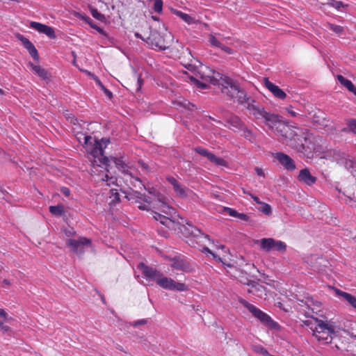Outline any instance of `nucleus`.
<instances>
[{
  "label": "nucleus",
  "mask_w": 356,
  "mask_h": 356,
  "mask_svg": "<svg viewBox=\"0 0 356 356\" xmlns=\"http://www.w3.org/2000/svg\"><path fill=\"white\" fill-rule=\"evenodd\" d=\"M49 211L52 215L60 216L64 213V209L62 205L50 206Z\"/></svg>",
  "instance_id": "obj_32"
},
{
  "label": "nucleus",
  "mask_w": 356,
  "mask_h": 356,
  "mask_svg": "<svg viewBox=\"0 0 356 356\" xmlns=\"http://www.w3.org/2000/svg\"><path fill=\"white\" fill-rule=\"evenodd\" d=\"M225 210L230 216L236 218L238 214V211L236 210L229 207L225 208Z\"/></svg>",
  "instance_id": "obj_45"
},
{
  "label": "nucleus",
  "mask_w": 356,
  "mask_h": 356,
  "mask_svg": "<svg viewBox=\"0 0 356 356\" xmlns=\"http://www.w3.org/2000/svg\"><path fill=\"white\" fill-rule=\"evenodd\" d=\"M101 180L102 181H106V185L109 186L116 183L117 178L113 176H108V175L106 173L101 178Z\"/></svg>",
  "instance_id": "obj_36"
},
{
  "label": "nucleus",
  "mask_w": 356,
  "mask_h": 356,
  "mask_svg": "<svg viewBox=\"0 0 356 356\" xmlns=\"http://www.w3.org/2000/svg\"><path fill=\"white\" fill-rule=\"evenodd\" d=\"M88 24H90V26L92 29L97 30L99 33H104L103 29L102 28H100L99 26H98L97 25H96V24H93L92 22H88Z\"/></svg>",
  "instance_id": "obj_52"
},
{
  "label": "nucleus",
  "mask_w": 356,
  "mask_h": 356,
  "mask_svg": "<svg viewBox=\"0 0 356 356\" xmlns=\"http://www.w3.org/2000/svg\"><path fill=\"white\" fill-rule=\"evenodd\" d=\"M227 123L238 130H241L245 125L242 120L236 115H230L227 120Z\"/></svg>",
  "instance_id": "obj_25"
},
{
  "label": "nucleus",
  "mask_w": 356,
  "mask_h": 356,
  "mask_svg": "<svg viewBox=\"0 0 356 356\" xmlns=\"http://www.w3.org/2000/svg\"><path fill=\"white\" fill-rule=\"evenodd\" d=\"M348 127H349L350 130L356 134V120H351L348 124Z\"/></svg>",
  "instance_id": "obj_49"
},
{
  "label": "nucleus",
  "mask_w": 356,
  "mask_h": 356,
  "mask_svg": "<svg viewBox=\"0 0 356 356\" xmlns=\"http://www.w3.org/2000/svg\"><path fill=\"white\" fill-rule=\"evenodd\" d=\"M238 302L247 308L252 316L257 318L264 325L270 328H275L277 326V323L275 322L268 314L264 312L254 305L249 303L241 298L238 299Z\"/></svg>",
  "instance_id": "obj_6"
},
{
  "label": "nucleus",
  "mask_w": 356,
  "mask_h": 356,
  "mask_svg": "<svg viewBox=\"0 0 356 356\" xmlns=\"http://www.w3.org/2000/svg\"><path fill=\"white\" fill-rule=\"evenodd\" d=\"M154 10L157 13H161L163 10V1L155 0L154 3Z\"/></svg>",
  "instance_id": "obj_41"
},
{
  "label": "nucleus",
  "mask_w": 356,
  "mask_h": 356,
  "mask_svg": "<svg viewBox=\"0 0 356 356\" xmlns=\"http://www.w3.org/2000/svg\"><path fill=\"white\" fill-rule=\"evenodd\" d=\"M191 80H192V81H195V82H197V86H198L199 87H200L201 88H207V85H206L205 83H199V81H198L196 79H195V78H193V77H191Z\"/></svg>",
  "instance_id": "obj_55"
},
{
  "label": "nucleus",
  "mask_w": 356,
  "mask_h": 356,
  "mask_svg": "<svg viewBox=\"0 0 356 356\" xmlns=\"http://www.w3.org/2000/svg\"><path fill=\"white\" fill-rule=\"evenodd\" d=\"M236 218H239L242 220H244V221H247L249 220V216L245 213H238V214L236 216Z\"/></svg>",
  "instance_id": "obj_51"
},
{
  "label": "nucleus",
  "mask_w": 356,
  "mask_h": 356,
  "mask_svg": "<svg viewBox=\"0 0 356 356\" xmlns=\"http://www.w3.org/2000/svg\"><path fill=\"white\" fill-rule=\"evenodd\" d=\"M152 19H153L154 20H155V21H156V20H158V19H159V18H158L157 17H155V16H152Z\"/></svg>",
  "instance_id": "obj_61"
},
{
  "label": "nucleus",
  "mask_w": 356,
  "mask_h": 356,
  "mask_svg": "<svg viewBox=\"0 0 356 356\" xmlns=\"http://www.w3.org/2000/svg\"><path fill=\"white\" fill-rule=\"evenodd\" d=\"M17 38L22 42L24 47L29 51L32 58L35 60H38V52L33 44L28 38L21 34H17Z\"/></svg>",
  "instance_id": "obj_20"
},
{
  "label": "nucleus",
  "mask_w": 356,
  "mask_h": 356,
  "mask_svg": "<svg viewBox=\"0 0 356 356\" xmlns=\"http://www.w3.org/2000/svg\"><path fill=\"white\" fill-rule=\"evenodd\" d=\"M299 145L302 146L301 151H296L298 153H304L307 158H312L314 153H321L322 147L320 145L321 138L319 136H315L312 134L307 129H305L302 136L298 138Z\"/></svg>",
  "instance_id": "obj_5"
},
{
  "label": "nucleus",
  "mask_w": 356,
  "mask_h": 356,
  "mask_svg": "<svg viewBox=\"0 0 356 356\" xmlns=\"http://www.w3.org/2000/svg\"><path fill=\"white\" fill-rule=\"evenodd\" d=\"M91 13H92V17L102 21L105 19L104 15L103 14L100 13L99 12H98V10L97 9H93L91 11Z\"/></svg>",
  "instance_id": "obj_42"
},
{
  "label": "nucleus",
  "mask_w": 356,
  "mask_h": 356,
  "mask_svg": "<svg viewBox=\"0 0 356 356\" xmlns=\"http://www.w3.org/2000/svg\"><path fill=\"white\" fill-rule=\"evenodd\" d=\"M64 234L67 237H71L75 235L76 232L73 228L64 229Z\"/></svg>",
  "instance_id": "obj_47"
},
{
  "label": "nucleus",
  "mask_w": 356,
  "mask_h": 356,
  "mask_svg": "<svg viewBox=\"0 0 356 356\" xmlns=\"http://www.w3.org/2000/svg\"><path fill=\"white\" fill-rule=\"evenodd\" d=\"M136 36L137 38H141L138 33H136Z\"/></svg>",
  "instance_id": "obj_64"
},
{
  "label": "nucleus",
  "mask_w": 356,
  "mask_h": 356,
  "mask_svg": "<svg viewBox=\"0 0 356 356\" xmlns=\"http://www.w3.org/2000/svg\"><path fill=\"white\" fill-rule=\"evenodd\" d=\"M211 82L220 88L221 92L229 99H236L239 104H246L245 107L250 114L256 120H261L275 134L284 139L286 145L295 151H301L302 146L299 145L298 138L302 136L304 128L288 124L282 120L281 116L267 111L262 106L256 104L254 99L248 97L238 82L229 76L213 72Z\"/></svg>",
  "instance_id": "obj_1"
},
{
  "label": "nucleus",
  "mask_w": 356,
  "mask_h": 356,
  "mask_svg": "<svg viewBox=\"0 0 356 356\" xmlns=\"http://www.w3.org/2000/svg\"><path fill=\"white\" fill-rule=\"evenodd\" d=\"M306 307L308 310H302L305 316L309 318L303 321L305 325L311 330L312 335L320 342L327 344L332 342V338L337 332V326L332 323L325 322L321 319L314 317V309L310 308L308 302H306Z\"/></svg>",
  "instance_id": "obj_2"
},
{
  "label": "nucleus",
  "mask_w": 356,
  "mask_h": 356,
  "mask_svg": "<svg viewBox=\"0 0 356 356\" xmlns=\"http://www.w3.org/2000/svg\"><path fill=\"white\" fill-rule=\"evenodd\" d=\"M166 180L172 185L175 193L179 197L184 198L188 195V193H193L191 190L181 184L174 177L168 176Z\"/></svg>",
  "instance_id": "obj_14"
},
{
  "label": "nucleus",
  "mask_w": 356,
  "mask_h": 356,
  "mask_svg": "<svg viewBox=\"0 0 356 356\" xmlns=\"http://www.w3.org/2000/svg\"><path fill=\"white\" fill-rule=\"evenodd\" d=\"M255 171H256V173H257V175L258 176H260V177H264V172L262 170V169H261L259 168H255Z\"/></svg>",
  "instance_id": "obj_57"
},
{
  "label": "nucleus",
  "mask_w": 356,
  "mask_h": 356,
  "mask_svg": "<svg viewBox=\"0 0 356 356\" xmlns=\"http://www.w3.org/2000/svg\"><path fill=\"white\" fill-rule=\"evenodd\" d=\"M134 179H135V180H136V181H138V182H140V180L138 178H137V177H134Z\"/></svg>",
  "instance_id": "obj_63"
},
{
  "label": "nucleus",
  "mask_w": 356,
  "mask_h": 356,
  "mask_svg": "<svg viewBox=\"0 0 356 356\" xmlns=\"http://www.w3.org/2000/svg\"><path fill=\"white\" fill-rule=\"evenodd\" d=\"M325 26L330 30H332L333 32L337 33L339 35H341L343 33V28L339 25L331 24V23H327Z\"/></svg>",
  "instance_id": "obj_33"
},
{
  "label": "nucleus",
  "mask_w": 356,
  "mask_h": 356,
  "mask_svg": "<svg viewBox=\"0 0 356 356\" xmlns=\"http://www.w3.org/2000/svg\"><path fill=\"white\" fill-rule=\"evenodd\" d=\"M252 350L257 353H259L264 356H270V354L268 353V351L262 346L261 345H256L252 346Z\"/></svg>",
  "instance_id": "obj_34"
},
{
  "label": "nucleus",
  "mask_w": 356,
  "mask_h": 356,
  "mask_svg": "<svg viewBox=\"0 0 356 356\" xmlns=\"http://www.w3.org/2000/svg\"><path fill=\"white\" fill-rule=\"evenodd\" d=\"M275 158L287 170L292 171L296 169V163L294 161L289 155L282 152H277L275 154Z\"/></svg>",
  "instance_id": "obj_17"
},
{
  "label": "nucleus",
  "mask_w": 356,
  "mask_h": 356,
  "mask_svg": "<svg viewBox=\"0 0 356 356\" xmlns=\"http://www.w3.org/2000/svg\"><path fill=\"white\" fill-rule=\"evenodd\" d=\"M111 159L113 161L114 163L115 164L116 167L118 168L120 171H121L122 172L124 173L127 175L130 176L131 177H133L131 172L129 170V167L124 163L122 158L112 157Z\"/></svg>",
  "instance_id": "obj_24"
},
{
  "label": "nucleus",
  "mask_w": 356,
  "mask_h": 356,
  "mask_svg": "<svg viewBox=\"0 0 356 356\" xmlns=\"http://www.w3.org/2000/svg\"><path fill=\"white\" fill-rule=\"evenodd\" d=\"M258 242L260 244L261 249L268 252L273 248L275 239L273 238H264L258 241Z\"/></svg>",
  "instance_id": "obj_28"
},
{
  "label": "nucleus",
  "mask_w": 356,
  "mask_h": 356,
  "mask_svg": "<svg viewBox=\"0 0 356 356\" xmlns=\"http://www.w3.org/2000/svg\"><path fill=\"white\" fill-rule=\"evenodd\" d=\"M243 193H244L245 194H247V195H250V196L252 197V200H254L257 204H261L262 203V202H261V201H260V200L259 199V197H257V196L254 195H253V194H252L251 193H250V192H247V191H245V190H243Z\"/></svg>",
  "instance_id": "obj_48"
},
{
  "label": "nucleus",
  "mask_w": 356,
  "mask_h": 356,
  "mask_svg": "<svg viewBox=\"0 0 356 356\" xmlns=\"http://www.w3.org/2000/svg\"><path fill=\"white\" fill-rule=\"evenodd\" d=\"M265 87L273 95V96L280 99H284L286 94L279 86L275 85L269 81L268 78L264 79Z\"/></svg>",
  "instance_id": "obj_18"
},
{
  "label": "nucleus",
  "mask_w": 356,
  "mask_h": 356,
  "mask_svg": "<svg viewBox=\"0 0 356 356\" xmlns=\"http://www.w3.org/2000/svg\"><path fill=\"white\" fill-rule=\"evenodd\" d=\"M98 84L100 86V87L102 88V90L104 91L105 94L111 99L113 97L112 92L106 88L100 82V81H98Z\"/></svg>",
  "instance_id": "obj_46"
},
{
  "label": "nucleus",
  "mask_w": 356,
  "mask_h": 356,
  "mask_svg": "<svg viewBox=\"0 0 356 356\" xmlns=\"http://www.w3.org/2000/svg\"><path fill=\"white\" fill-rule=\"evenodd\" d=\"M209 42L211 46L218 48L219 47H220V44H222L213 34H210L209 35Z\"/></svg>",
  "instance_id": "obj_39"
},
{
  "label": "nucleus",
  "mask_w": 356,
  "mask_h": 356,
  "mask_svg": "<svg viewBox=\"0 0 356 356\" xmlns=\"http://www.w3.org/2000/svg\"><path fill=\"white\" fill-rule=\"evenodd\" d=\"M312 120L313 124L318 128L327 127L330 122L325 117V113L320 110L314 113L312 116Z\"/></svg>",
  "instance_id": "obj_19"
},
{
  "label": "nucleus",
  "mask_w": 356,
  "mask_h": 356,
  "mask_svg": "<svg viewBox=\"0 0 356 356\" xmlns=\"http://www.w3.org/2000/svg\"><path fill=\"white\" fill-rule=\"evenodd\" d=\"M60 191L66 197H69L70 195V190L67 187H62Z\"/></svg>",
  "instance_id": "obj_53"
},
{
  "label": "nucleus",
  "mask_w": 356,
  "mask_h": 356,
  "mask_svg": "<svg viewBox=\"0 0 356 356\" xmlns=\"http://www.w3.org/2000/svg\"><path fill=\"white\" fill-rule=\"evenodd\" d=\"M138 164L143 171H145V172L150 171V168H149V165L147 163H145L144 161L139 160L138 161Z\"/></svg>",
  "instance_id": "obj_43"
},
{
  "label": "nucleus",
  "mask_w": 356,
  "mask_h": 356,
  "mask_svg": "<svg viewBox=\"0 0 356 356\" xmlns=\"http://www.w3.org/2000/svg\"><path fill=\"white\" fill-rule=\"evenodd\" d=\"M148 191L152 195L150 209H152L153 211H159L160 213L173 216L175 209L165 202V197L163 195L159 193H153L150 189H149Z\"/></svg>",
  "instance_id": "obj_7"
},
{
  "label": "nucleus",
  "mask_w": 356,
  "mask_h": 356,
  "mask_svg": "<svg viewBox=\"0 0 356 356\" xmlns=\"http://www.w3.org/2000/svg\"><path fill=\"white\" fill-rule=\"evenodd\" d=\"M30 27L48 36L49 38L55 39L56 34L54 28L37 22H31Z\"/></svg>",
  "instance_id": "obj_16"
},
{
  "label": "nucleus",
  "mask_w": 356,
  "mask_h": 356,
  "mask_svg": "<svg viewBox=\"0 0 356 356\" xmlns=\"http://www.w3.org/2000/svg\"><path fill=\"white\" fill-rule=\"evenodd\" d=\"M154 218L156 220L160 221V222L162 225H168L169 223L172 222L171 218H172L173 216H168L163 213H160L159 212H157L156 211H154Z\"/></svg>",
  "instance_id": "obj_30"
},
{
  "label": "nucleus",
  "mask_w": 356,
  "mask_h": 356,
  "mask_svg": "<svg viewBox=\"0 0 356 356\" xmlns=\"http://www.w3.org/2000/svg\"><path fill=\"white\" fill-rule=\"evenodd\" d=\"M146 42L152 49L161 51L165 50L169 47V42L156 30H152L146 38Z\"/></svg>",
  "instance_id": "obj_8"
},
{
  "label": "nucleus",
  "mask_w": 356,
  "mask_h": 356,
  "mask_svg": "<svg viewBox=\"0 0 356 356\" xmlns=\"http://www.w3.org/2000/svg\"><path fill=\"white\" fill-rule=\"evenodd\" d=\"M194 150L202 156L206 157L209 161L219 166H226L227 161L221 158L216 156L214 154L209 152L208 149L202 147H197Z\"/></svg>",
  "instance_id": "obj_13"
},
{
  "label": "nucleus",
  "mask_w": 356,
  "mask_h": 356,
  "mask_svg": "<svg viewBox=\"0 0 356 356\" xmlns=\"http://www.w3.org/2000/svg\"><path fill=\"white\" fill-rule=\"evenodd\" d=\"M142 81H142V79L140 78L138 79V83H139L138 88H140L141 87Z\"/></svg>",
  "instance_id": "obj_60"
},
{
  "label": "nucleus",
  "mask_w": 356,
  "mask_h": 356,
  "mask_svg": "<svg viewBox=\"0 0 356 356\" xmlns=\"http://www.w3.org/2000/svg\"><path fill=\"white\" fill-rule=\"evenodd\" d=\"M126 197L131 202L138 204V207L140 210L147 211L150 209L152 195L147 197L145 194H142L138 191H132Z\"/></svg>",
  "instance_id": "obj_9"
},
{
  "label": "nucleus",
  "mask_w": 356,
  "mask_h": 356,
  "mask_svg": "<svg viewBox=\"0 0 356 356\" xmlns=\"http://www.w3.org/2000/svg\"><path fill=\"white\" fill-rule=\"evenodd\" d=\"M137 268L141 271L143 276L149 282L156 283L162 274L156 268L149 266L143 262L139 263Z\"/></svg>",
  "instance_id": "obj_12"
},
{
  "label": "nucleus",
  "mask_w": 356,
  "mask_h": 356,
  "mask_svg": "<svg viewBox=\"0 0 356 356\" xmlns=\"http://www.w3.org/2000/svg\"><path fill=\"white\" fill-rule=\"evenodd\" d=\"M326 3L337 10H339L341 7L347 6V5H344L342 1L336 0H327Z\"/></svg>",
  "instance_id": "obj_38"
},
{
  "label": "nucleus",
  "mask_w": 356,
  "mask_h": 356,
  "mask_svg": "<svg viewBox=\"0 0 356 356\" xmlns=\"http://www.w3.org/2000/svg\"><path fill=\"white\" fill-rule=\"evenodd\" d=\"M181 232L183 235L186 238V243L191 247L200 249L202 252L209 253L218 261H222L220 257L216 256L206 245L207 242L210 241L209 236L203 233L197 227L187 222L186 225H183L181 228Z\"/></svg>",
  "instance_id": "obj_4"
},
{
  "label": "nucleus",
  "mask_w": 356,
  "mask_h": 356,
  "mask_svg": "<svg viewBox=\"0 0 356 356\" xmlns=\"http://www.w3.org/2000/svg\"><path fill=\"white\" fill-rule=\"evenodd\" d=\"M2 282H3V284H4L6 285H8V286L10 285V282L7 279H4Z\"/></svg>",
  "instance_id": "obj_58"
},
{
  "label": "nucleus",
  "mask_w": 356,
  "mask_h": 356,
  "mask_svg": "<svg viewBox=\"0 0 356 356\" xmlns=\"http://www.w3.org/2000/svg\"><path fill=\"white\" fill-rule=\"evenodd\" d=\"M260 205L261 207L258 208L259 211L268 216L271 214V207L268 204L262 202Z\"/></svg>",
  "instance_id": "obj_37"
},
{
  "label": "nucleus",
  "mask_w": 356,
  "mask_h": 356,
  "mask_svg": "<svg viewBox=\"0 0 356 356\" xmlns=\"http://www.w3.org/2000/svg\"><path fill=\"white\" fill-rule=\"evenodd\" d=\"M241 131H243L242 136L244 138L249 140L252 143H255L257 136L252 129L248 128L245 124L243 128H241Z\"/></svg>",
  "instance_id": "obj_29"
},
{
  "label": "nucleus",
  "mask_w": 356,
  "mask_h": 356,
  "mask_svg": "<svg viewBox=\"0 0 356 356\" xmlns=\"http://www.w3.org/2000/svg\"><path fill=\"white\" fill-rule=\"evenodd\" d=\"M170 266L172 268L181 270L185 273H191L194 270L193 266L187 261L178 257L170 259Z\"/></svg>",
  "instance_id": "obj_15"
},
{
  "label": "nucleus",
  "mask_w": 356,
  "mask_h": 356,
  "mask_svg": "<svg viewBox=\"0 0 356 356\" xmlns=\"http://www.w3.org/2000/svg\"><path fill=\"white\" fill-rule=\"evenodd\" d=\"M298 179L300 181L308 186H312L316 181V178L310 173L307 168H304L300 171Z\"/></svg>",
  "instance_id": "obj_21"
},
{
  "label": "nucleus",
  "mask_w": 356,
  "mask_h": 356,
  "mask_svg": "<svg viewBox=\"0 0 356 356\" xmlns=\"http://www.w3.org/2000/svg\"><path fill=\"white\" fill-rule=\"evenodd\" d=\"M175 13L177 16L180 17L183 21H184L188 24H191L195 22L194 18L187 13H184L179 10H176Z\"/></svg>",
  "instance_id": "obj_31"
},
{
  "label": "nucleus",
  "mask_w": 356,
  "mask_h": 356,
  "mask_svg": "<svg viewBox=\"0 0 356 356\" xmlns=\"http://www.w3.org/2000/svg\"><path fill=\"white\" fill-rule=\"evenodd\" d=\"M65 243L73 252L81 254L84 252V247L91 244V241L86 237H79L77 240L69 238Z\"/></svg>",
  "instance_id": "obj_11"
},
{
  "label": "nucleus",
  "mask_w": 356,
  "mask_h": 356,
  "mask_svg": "<svg viewBox=\"0 0 356 356\" xmlns=\"http://www.w3.org/2000/svg\"><path fill=\"white\" fill-rule=\"evenodd\" d=\"M285 110L293 118H296L298 115V113L293 110L291 106L286 107Z\"/></svg>",
  "instance_id": "obj_44"
},
{
  "label": "nucleus",
  "mask_w": 356,
  "mask_h": 356,
  "mask_svg": "<svg viewBox=\"0 0 356 356\" xmlns=\"http://www.w3.org/2000/svg\"><path fill=\"white\" fill-rule=\"evenodd\" d=\"M11 320H13V318L9 316L4 309H0V330L3 332H7L10 330V327L4 323Z\"/></svg>",
  "instance_id": "obj_23"
},
{
  "label": "nucleus",
  "mask_w": 356,
  "mask_h": 356,
  "mask_svg": "<svg viewBox=\"0 0 356 356\" xmlns=\"http://www.w3.org/2000/svg\"><path fill=\"white\" fill-rule=\"evenodd\" d=\"M110 192H111L110 198L111 199V204H115L117 203H119L120 200V195L118 192V190L117 189H111Z\"/></svg>",
  "instance_id": "obj_35"
},
{
  "label": "nucleus",
  "mask_w": 356,
  "mask_h": 356,
  "mask_svg": "<svg viewBox=\"0 0 356 356\" xmlns=\"http://www.w3.org/2000/svg\"><path fill=\"white\" fill-rule=\"evenodd\" d=\"M220 49H221L222 51L226 52L228 54H232L234 53V50L222 44H220V47H219Z\"/></svg>",
  "instance_id": "obj_50"
},
{
  "label": "nucleus",
  "mask_w": 356,
  "mask_h": 356,
  "mask_svg": "<svg viewBox=\"0 0 356 356\" xmlns=\"http://www.w3.org/2000/svg\"><path fill=\"white\" fill-rule=\"evenodd\" d=\"M0 95H3V90L1 88H0Z\"/></svg>",
  "instance_id": "obj_62"
},
{
  "label": "nucleus",
  "mask_w": 356,
  "mask_h": 356,
  "mask_svg": "<svg viewBox=\"0 0 356 356\" xmlns=\"http://www.w3.org/2000/svg\"><path fill=\"white\" fill-rule=\"evenodd\" d=\"M209 118L210 120H213V121H215V122H218V123L222 124L221 121H220V120H215L213 118H212V117H211V116H209Z\"/></svg>",
  "instance_id": "obj_59"
},
{
  "label": "nucleus",
  "mask_w": 356,
  "mask_h": 356,
  "mask_svg": "<svg viewBox=\"0 0 356 356\" xmlns=\"http://www.w3.org/2000/svg\"><path fill=\"white\" fill-rule=\"evenodd\" d=\"M337 79L341 85L346 87L350 92H352L356 96V87L351 81L346 79L342 75H337Z\"/></svg>",
  "instance_id": "obj_27"
},
{
  "label": "nucleus",
  "mask_w": 356,
  "mask_h": 356,
  "mask_svg": "<svg viewBox=\"0 0 356 356\" xmlns=\"http://www.w3.org/2000/svg\"><path fill=\"white\" fill-rule=\"evenodd\" d=\"M84 148L88 154V158L92 163V167L104 166L106 172L109 165L108 157L104 155V149L110 143L108 139L102 138L101 140H95L94 143H92V137L90 136H85Z\"/></svg>",
  "instance_id": "obj_3"
},
{
  "label": "nucleus",
  "mask_w": 356,
  "mask_h": 356,
  "mask_svg": "<svg viewBox=\"0 0 356 356\" xmlns=\"http://www.w3.org/2000/svg\"><path fill=\"white\" fill-rule=\"evenodd\" d=\"M33 72L43 80H49L51 77L49 73L40 65H36L32 63L29 64Z\"/></svg>",
  "instance_id": "obj_22"
},
{
  "label": "nucleus",
  "mask_w": 356,
  "mask_h": 356,
  "mask_svg": "<svg viewBox=\"0 0 356 356\" xmlns=\"http://www.w3.org/2000/svg\"><path fill=\"white\" fill-rule=\"evenodd\" d=\"M156 284L163 289L172 291H185L188 289L184 283L177 282L171 278L163 276V274H161Z\"/></svg>",
  "instance_id": "obj_10"
},
{
  "label": "nucleus",
  "mask_w": 356,
  "mask_h": 356,
  "mask_svg": "<svg viewBox=\"0 0 356 356\" xmlns=\"http://www.w3.org/2000/svg\"><path fill=\"white\" fill-rule=\"evenodd\" d=\"M187 197H191V198L194 201H197L199 199V197L197 194L193 192V193H188V195Z\"/></svg>",
  "instance_id": "obj_56"
},
{
  "label": "nucleus",
  "mask_w": 356,
  "mask_h": 356,
  "mask_svg": "<svg viewBox=\"0 0 356 356\" xmlns=\"http://www.w3.org/2000/svg\"><path fill=\"white\" fill-rule=\"evenodd\" d=\"M336 294L345 299L353 308L356 309V298L355 296L339 289L336 290Z\"/></svg>",
  "instance_id": "obj_26"
},
{
  "label": "nucleus",
  "mask_w": 356,
  "mask_h": 356,
  "mask_svg": "<svg viewBox=\"0 0 356 356\" xmlns=\"http://www.w3.org/2000/svg\"><path fill=\"white\" fill-rule=\"evenodd\" d=\"M273 248L276 249L278 251H285L286 248V244L281 241H275L273 245Z\"/></svg>",
  "instance_id": "obj_40"
},
{
  "label": "nucleus",
  "mask_w": 356,
  "mask_h": 356,
  "mask_svg": "<svg viewBox=\"0 0 356 356\" xmlns=\"http://www.w3.org/2000/svg\"><path fill=\"white\" fill-rule=\"evenodd\" d=\"M147 320L146 319H141V320H138L137 321H136L134 323V326H137V325H145L147 323Z\"/></svg>",
  "instance_id": "obj_54"
}]
</instances>
